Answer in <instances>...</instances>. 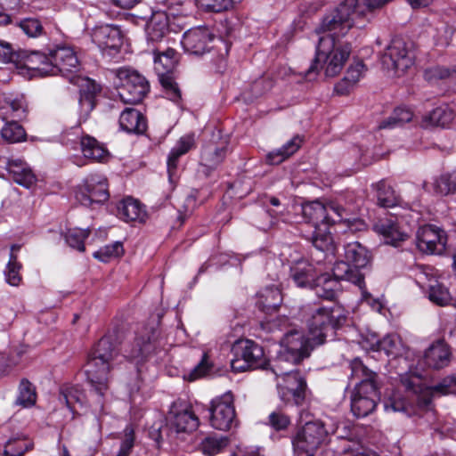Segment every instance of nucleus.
<instances>
[{
    "mask_svg": "<svg viewBox=\"0 0 456 456\" xmlns=\"http://www.w3.org/2000/svg\"><path fill=\"white\" fill-rule=\"evenodd\" d=\"M346 321L339 306L331 308L319 307L310 313L307 320L309 335L305 337L297 330L287 328V362L299 364L311 355L317 346L324 343L326 335L324 330L331 325L337 327Z\"/></svg>",
    "mask_w": 456,
    "mask_h": 456,
    "instance_id": "f257e3e1",
    "label": "nucleus"
},
{
    "mask_svg": "<svg viewBox=\"0 0 456 456\" xmlns=\"http://www.w3.org/2000/svg\"><path fill=\"white\" fill-rule=\"evenodd\" d=\"M118 345L117 334L108 332L98 341L86 365L87 379L101 396L108 389L109 373L115 365Z\"/></svg>",
    "mask_w": 456,
    "mask_h": 456,
    "instance_id": "f03ea898",
    "label": "nucleus"
},
{
    "mask_svg": "<svg viewBox=\"0 0 456 456\" xmlns=\"http://www.w3.org/2000/svg\"><path fill=\"white\" fill-rule=\"evenodd\" d=\"M352 52V45L346 41L325 35L319 38L315 57L304 71L305 76L324 69L326 77H334L343 69Z\"/></svg>",
    "mask_w": 456,
    "mask_h": 456,
    "instance_id": "7ed1b4c3",
    "label": "nucleus"
},
{
    "mask_svg": "<svg viewBox=\"0 0 456 456\" xmlns=\"http://www.w3.org/2000/svg\"><path fill=\"white\" fill-rule=\"evenodd\" d=\"M283 302V295L276 287H266L256 294V307L268 315L266 321L261 323L262 329L273 335V339L281 345L285 339L284 316L279 315L273 318L272 315L278 312Z\"/></svg>",
    "mask_w": 456,
    "mask_h": 456,
    "instance_id": "20e7f679",
    "label": "nucleus"
},
{
    "mask_svg": "<svg viewBox=\"0 0 456 456\" xmlns=\"http://www.w3.org/2000/svg\"><path fill=\"white\" fill-rule=\"evenodd\" d=\"M118 94L124 103L136 104L142 101L150 90L148 81L136 70L122 68L117 72Z\"/></svg>",
    "mask_w": 456,
    "mask_h": 456,
    "instance_id": "39448f33",
    "label": "nucleus"
},
{
    "mask_svg": "<svg viewBox=\"0 0 456 456\" xmlns=\"http://www.w3.org/2000/svg\"><path fill=\"white\" fill-rule=\"evenodd\" d=\"M232 354L231 367L234 372L264 368V350L253 340H236L232 346Z\"/></svg>",
    "mask_w": 456,
    "mask_h": 456,
    "instance_id": "423d86ee",
    "label": "nucleus"
},
{
    "mask_svg": "<svg viewBox=\"0 0 456 456\" xmlns=\"http://www.w3.org/2000/svg\"><path fill=\"white\" fill-rule=\"evenodd\" d=\"M327 437L328 431L321 420L306 422L292 440L294 456H314Z\"/></svg>",
    "mask_w": 456,
    "mask_h": 456,
    "instance_id": "0eeeda50",
    "label": "nucleus"
},
{
    "mask_svg": "<svg viewBox=\"0 0 456 456\" xmlns=\"http://www.w3.org/2000/svg\"><path fill=\"white\" fill-rule=\"evenodd\" d=\"M355 4L354 0H345L333 12L322 19L316 31L330 32L328 35H332L336 38L345 36L353 27L354 20L358 18L353 13V6Z\"/></svg>",
    "mask_w": 456,
    "mask_h": 456,
    "instance_id": "6e6552de",
    "label": "nucleus"
},
{
    "mask_svg": "<svg viewBox=\"0 0 456 456\" xmlns=\"http://www.w3.org/2000/svg\"><path fill=\"white\" fill-rule=\"evenodd\" d=\"M51 65L43 69L51 76L61 74L68 79L80 69V61L74 48L66 45L50 50Z\"/></svg>",
    "mask_w": 456,
    "mask_h": 456,
    "instance_id": "1a4fd4ad",
    "label": "nucleus"
},
{
    "mask_svg": "<svg viewBox=\"0 0 456 456\" xmlns=\"http://www.w3.org/2000/svg\"><path fill=\"white\" fill-rule=\"evenodd\" d=\"M381 63L386 69L400 76L413 65L414 54L404 40L395 38L382 54Z\"/></svg>",
    "mask_w": 456,
    "mask_h": 456,
    "instance_id": "9d476101",
    "label": "nucleus"
},
{
    "mask_svg": "<svg viewBox=\"0 0 456 456\" xmlns=\"http://www.w3.org/2000/svg\"><path fill=\"white\" fill-rule=\"evenodd\" d=\"M110 197L106 177L102 174L86 176L76 191L77 200L85 207L102 204Z\"/></svg>",
    "mask_w": 456,
    "mask_h": 456,
    "instance_id": "9b49d317",
    "label": "nucleus"
},
{
    "mask_svg": "<svg viewBox=\"0 0 456 456\" xmlns=\"http://www.w3.org/2000/svg\"><path fill=\"white\" fill-rule=\"evenodd\" d=\"M159 330L153 327H144L138 331L133 343L126 346L123 357L137 363L146 358L158 346Z\"/></svg>",
    "mask_w": 456,
    "mask_h": 456,
    "instance_id": "f8f14e48",
    "label": "nucleus"
},
{
    "mask_svg": "<svg viewBox=\"0 0 456 456\" xmlns=\"http://www.w3.org/2000/svg\"><path fill=\"white\" fill-rule=\"evenodd\" d=\"M380 398L379 386L370 383L356 385L351 395V411L357 418L370 414Z\"/></svg>",
    "mask_w": 456,
    "mask_h": 456,
    "instance_id": "ddd939ff",
    "label": "nucleus"
},
{
    "mask_svg": "<svg viewBox=\"0 0 456 456\" xmlns=\"http://www.w3.org/2000/svg\"><path fill=\"white\" fill-rule=\"evenodd\" d=\"M447 243V235L440 227L427 224L419 228L416 233L417 248L425 254L442 255Z\"/></svg>",
    "mask_w": 456,
    "mask_h": 456,
    "instance_id": "4468645a",
    "label": "nucleus"
},
{
    "mask_svg": "<svg viewBox=\"0 0 456 456\" xmlns=\"http://www.w3.org/2000/svg\"><path fill=\"white\" fill-rule=\"evenodd\" d=\"M210 425L218 430H228L235 420V409L232 393L227 392L211 401Z\"/></svg>",
    "mask_w": 456,
    "mask_h": 456,
    "instance_id": "2eb2a0df",
    "label": "nucleus"
},
{
    "mask_svg": "<svg viewBox=\"0 0 456 456\" xmlns=\"http://www.w3.org/2000/svg\"><path fill=\"white\" fill-rule=\"evenodd\" d=\"M215 35L209 28L199 26L191 28L184 32L181 44L185 52L200 55L208 52L214 41Z\"/></svg>",
    "mask_w": 456,
    "mask_h": 456,
    "instance_id": "dca6fc26",
    "label": "nucleus"
},
{
    "mask_svg": "<svg viewBox=\"0 0 456 456\" xmlns=\"http://www.w3.org/2000/svg\"><path fill=\"white\" fill-rule=\"evenodd\" d=\"M0 167H4L10 177L18 184L31 188L37 182L31 168L21 159L0 157Z\"/></svg>",
    "mask_w": 456,
    "mask_h": 456,
    "instance_id": "f3484780",
    "label": "nucleus"
},
{
    "mask_svg": "<svg viewBox=\"0 0 456 456\" xmlns=\"http://www.w3.org/2000/svg\"><path fill=\"white\" fill-rule=\"evenodd\" d=\"M167 419L171 434L192 432L200 424L198 417L191 409L178 410L175 405L171 407Z\"/></svg>",
    "mask_w": 456,
    "mask_h": 456,
    "instance_id": "a211bd4d",
    "label": "nucleus"
},
{
    "mask_svg": "<svg viewBox=\"0 0 456 456\" xmlns=\"http://www.w3.org/2000/svg\"><path fill=\"white\" fill-rule=\"evenodd\" d=\"M69 81L79 88L81 110L85 114L90 113L96 104V97L101 91V86L94 80L77 74L69 77Z\"/></svg>",
    "mask_w": 456,
    "mask_h": 456,
    "instance_id": "6ab92c4d",
    "label": "nucleus"
},
{
    "mask_svg": "<svg viewBox=\"0 0 456 456\" xmlns=\"http://www.w3.org/2000/svg\"><path fill=\"white\" fill-rule=\"evenodd\" d=\"M92 40L102 50H118L122 45L123 36L117 26L102 24L93 29Z\"/></svg>",
    "mask_w": 456,
    "mask_h": 456,
    "instance_id": "aec40b11",
    "label": "nucleus"
},
{
    "mask_svg": "<svg viewBox=\"0 0 456 456\" xmlns=\"http://www.w3.org/2000/svg\"><path fill=\"white\" fill-rule=\"evenodd\" d=\"M303 218L306 223L312 224L314 228L330 226L335 218L330 214L327 206L319 200L302 204L299 207Z\"/></svg>",
    "mask_w": 456,
    "mask_h": 456,
    "instance_id": "412c9836",
    "label": "nucleus"
},
{
    "mask_svg": "<svg viewBox=\"0 0 456 456\" xmlns=\"http://www.w3.org/2000/svg\"><path fill=\"white\" fill-rule=\"evenodd\" d=\"M336 280H343L356 285L362 291V297L368 299L370 295L365 290L364 274L354 267L348 261H338L332 269Z\"/></svg>",
    "mask_w": 456,
    "mask_h": 456,
    "instance_id": "4be33fe9",
    "label": "nucleus"
},
{
    "mask_svg": "<svg viewBox=\"0 0 456 456\" xmlns=\"http://www.w3.org/2000/svg\"><path fill=\"white\" fill-rule=\"evenodd\" d=\"M373 230L386 239L387 244L397 246V243L408 238L407 233L401 231L395 217L379 218L373 224Z\"/></svg>",
    "mask_w": 456,
    "mask_h": 456,
    "instance_id": "5701e85b",
    "label": "nucleus"
},
{
    "mask_svg": "<svg viewBox=\"0 0 456 456\" xmlns=\"http://www.w3.org/2000/svg\"><path fill=\"white\" fill-rule=\"evenodd\" d=\"M195 146L194 134H185L182 136L176 144L171 149L167 161L168 178L171 183L176 175V170L180 157L186 154Z\"/></svg>",
    "mask_w": 456,
    "mask_h": 456,
    "instance_id": "b1692460",
    "label": "nucleus"
},
{
    "mask_svg": "<svg viewBox=\"0 0 456 456\" xmlns=\"http://www.w3.org/2000/svg\"><path fill=\"white\" fill-rule=\"evenodd\" d=\"M287 403L292 402L297 406L305 404L308 388L305 379L300 374L299 371L287 372Z\"/></svg>",
    "mask_w": 456,
    "mask_h": 456,
    "instance_id": "393cba45",
    "label": "nucleus"
},
{
    "mask_svg": "<svg viewBox=\"0 0 456 456\" xmlns=\"http://www.w3.org/2000/svg\"><path fill=\"white\" fill-rule=\"evenodd\" d=\"M169 31V19L165 11L152 12L145 27L148 42H160Z\"/></svg>",
    "mask_w": 456,
    "mask_h": 456,
    "instance_id": "a878e982",
    "label": "nucleus"
},
{
    "mask_svg": "<svg viewBox=\"0 0 456 456\" xmlns=\"http://www.w3.org/2000/svg\"><path fill=\"white\" fill-rule=\"evenodd\" d=\"M366 68L362 61L352 63L346 69L344 77L335 85L334 90L339 95L349 94L364 76Z\"/></svg>",
    "mask_w": 456,
    "mask_h": 456,
    "instance_id": "bb28decb",
    "label": "nucleus"
},
{
    "mask_svg": "<svg viewBox=\"0 0 456 456\" xmlns=\"http://www.w3.org/2000/svg\"><path fill=\"white\" fill-rule=\"evenodd\" d=\"M226 152L227 146L224 142H221L219 145L216 143L204 145L200 156V165L204 168L202 171L208 175L209 171L216 168L222 163Z\"/></svg>",
    "mask_w": 456,
    "mask_h": 456,
    "instance_id": "cd10ccee",
    "label": "nucleus"
},
{
    "mask_svg": "<svg viewBox=\"0 0 456 456\" xmlns=\"http://www.w3.org/2000/svg\"><path fill=\"white\" fill-rule=\"evenodd\" d=\"M425 364L431 369L439 370L446 367L451 361L449 346L438 341L428 347L424 355Z\"/></svg>",
    "mask_w": 456,
    "mask_h": 456,
    "instance_id": "c85d7f7f",
    "label": "nucleus"
},
{
    "mask_svg": "<svg viewBox=\"0 0 456 456\" xmlns=\"http://www.w3.org/2000/svg\"><path fill=\"white\" fill-rule=\"evenodd\" d=\"M290 277L299 288L312 287L318 278L314 267L305 259L297 261L290 267Z\"/></svg>",
    "mask_w": 456,
    "mask_h": 456,
    "instance_id": "c756f323",
    "label": "nucleus"
},
{
    "mask_svg": "<svg viewBox=\"0 0 456 456\" xmlns=\"http://www.w3.org/2000/svg\"><path fill=\"white\" fill-rule=\"evenodd\" d=\"M118 216L126 222L142 223L146 219V210L140 201L128 197L118 203Z\"/></svg>",
    "mask_w": 456,
    "mask_h": 456,
    "instance_id": "7c9ffc66",
    "label": "nucleus"
},
{
    "mask_svg": "<svg viewBox=\"0 0 456 456\" xmlns=\"http://www.w3.org/2000/svg\"><path fill=\"white\" fill-rule=\"evenodd\" d=\"M120 128L127 133L142 134L146 128L147 124L142 114L134 109H125L119 117Z\"/></svg>",
    "mask_w": 456,
    "mask_h": 456,
    "instance_id": "2f4dec72",
    "label": "nucleus"
},
{
    "mask_svg": "<svg viewBox=\"0 0 456 456\" xmlns=\"http://www.w3.org/2000/svg\"><path fill=\"white\" fill-rule=\"evenodd\" d=\"M344 257L359 271L366 267L370 260V252L358 241L347 242L344 246Z\"/></svg>",
    "mask_w": 456,
    "mask_h": 456,
    "instance_id": "473e14b6",
    "label": "nucleus"
},
{
    "mask_svg": "<svg viewBox=\"0 0 456 456\" xmlns=\"http://www.w3.org/2000/svg\"><path fill=\"white\" fill-rule=\"evenodd\" d=\"M153 53L154 69L159 76V79H160V77H171L170 73L177 63L176 52L172 48H167L165 51L155 49Z\"/></svg>",
    "mask_w": 456,
    "mask_h": 456,
    "instance_id": "72a5a7b5",
    "label": "nucleus"
},
{
    "mask_svg": "<svg viewBox=\"0 0 456 456\" xmlns=\"http://www.w3.org/2000/svg\"><path fill=\"white\" fill-rule=\"evenodd\" d=\"M454 119V111L448 105L436 107L422 118V126L429 128L433 126L445 127Z\"/></svg>",
    "mask_w": 456,
    "mask_h": 456,
    "instance_id": "f704fd0d",
    "label": "nucleus"
},
{
    "mask_svg": "<svg viewBox=\"0 0 456 456\" xmlns=\"http://www.w3.org/2000/svg\"><path fill=\"white\" fill-rule=\"evenodd\" d=\"M19 53L18 62H23L25 67L37 72L40 76L50 75V73H46L43 69L45 66L51 65L50 52L47 54L37 51L29 53L26 51H21Z\"/></svg>",
    "mask_w": 456,
    "mask_h": 456,
    "instance_id": "c9c22d12",
    "label": "nucleus"
},
{
    "mask_svg": "<svg viewBox=\"0 0 456 456\" xmlns=\"http://www.w3.org/2000/svg\"><path fill=\"white\" fill-rule=\"evenodd\" d=\"M312 242L316 249L326 254H334L335 246L332 235L329 232V226L314 228L312 234Z\"/></svg>",
    "mask_w": 456,
    "mask_h": 456,
    "instance_id": "e433bc0d",
    "label": "nucleus"
},
{
    "mask_svg": "<svg viewBox=\"0 0 456 456\" xmlns=\"http://www.w3.org/2000/svg\"><path fill=\"white\" fill-rule=\"evenodd\" d=\"M413 112L411 109L399 107L394 110L392 114L384 119L379 125V129H393L403 126L412 120Z\"/></svg>",
    "mask_w": 456,
    "mask_h": 456,
    "instance_id": "4c0bfd02",
    "label": "nucleus"
},
{
    "mask_svg": "<svg viewBox=\"0 0 456 456\" xmlns=\"http://www.w3.org/2000/svg\"><path fill=\"white\" fill-rule=\"evenodd\" d=\"M83 155L86 159L101 161L107 155V150L94 137L85 135L80 140Z\"/></svg>",
    "mask_w": 456,
    "mask_h": 456,
    "instance_id": "58836bf2",
    "label": "nucleus"
},
{
    "mask_svg": "<svg viewBox=\"0 0 456 456\" xmlns=\"http://www.w3.org/2000/svg\"><path fill=\"white\" fill-rule=\"evenodd\" d=\"M351 377L359 379L360 381L356 385L363 383H370L379 386L378 374L369 370L359 358H354L350 362Z\"/></svg>",
    "mask_w": 456,
    "mask_h": 456,
    "instance_id": "ea45409f",
    "label": "nucleus"
},
{
    "mask_svg": "<svg viewBox=\"0 0 456 456\" xmlns=\"http://www.w3.org/2000/svg\"><path fill=\"white\" fill-rule=\"evenodd\" d=\"M377 191L378 204L382 208H392L398 205L400 199L395 190L385 181H380L375 185Z\"/></svg>",
    "mask_w": 456,
    "mask_h": 456,
    "instance_id": "a19ab883",
    "label": "nucleus"
},
{
    "mask_svg": "<svg viewBox=\"0 0 456 456\" xmlns=\"http://www.w3.org/2000/svg\"><path fill=\"white\" fill-rule=\"evenodd\" d=\"M327 208H329L330 214L335 218V222H332L331 224H335L337 222H344L347 224L348 227L353 231H362L365 229V223L358 218H346L345 213L346 209L336 203L330 202L326 205Z\"/></svg>",
    "mask_w": 456,
    "mask_h": 456,
    "instance_id": "79ce46f5",
    "label": "nucleus"
},
{
    "mask_svg": "<svg viewBox=\"0 0 456 456\" xmlns=\"http://www.w3.org/2000/svg\"><path fill=\"white\" fill-rule=\"evenodd\" d=\"M32 448L33 443L28 441L23 436H16L5 443L3 456H23Z\"/></svg>",
    "mask_w": 456,
    "mask_h": 456,
    "instance_id": "37998d69",
    "label": "nucleus"
},
{
    "mask_svg": "<svg viewBox=\"0 0 456 456\" xmlns=\"http://www.w3.org/2000/svg\"><path fill=\"white\" fill-rule=\"evenodd\" d=\"M401 340L397 336L387 335L372 344L370 349L372 351H384L387 355L396 357L401 353Z\"/></svg>",
    "mask_w": 456,
    "mask_h": 456,
    "instance_id": "c03bdc74",
    "label": "nucleus"
},
{
    "mask_svg": "<svg viewBox=\"0 0 456 456\" xmlns=\"http://www.w3.org/2000/svg\"><path fill=\"white\" fill-rule=\"evenodd\" d=\"M4 140L10 143L25 141L27 134L23 126L15 120L6 121L1 129Z\"/></svg>",
    "mask_w": 456,
    "mask_h": 456,
    "instance_id": "a18cd8bd",
    "label": "nucleus"
},
{
    "mask_svg": "<svg viewBox=\"0 0 456 456\" xmlns=\"http://www.w3.org/2000/svg\"><path fill=\"white\" fill-rule=\"evenodd\" d=\"M428 298L440 306L450 305L452 301L448 289L436 280L428 285Z\"/></svg>",
    "mask_w": 456,
    "mask_h": 456,
    "instance_id": "49530a36",
    "label": "nucleus"
},
{
    "mask_svg": "<svg viewBox=\"0 0 456 456\" xmlns=\"http://www.w3.org/2000/svg\"><path fill=\"white\" fill-rule=\"evenodd\" d=\"M84 399V393L77 386H65L61 388L59 400L71 411L75 403L82 404Z\"/></svg>",
    "mask_w": 456,
    "mask_h": 456,
    "instance_id": "de8ad7c7",
    "label": "nucleus"
},
{
    "mask_svg": "<svg viewBox=\"0 0 456 456\" xmlns=\"http://www.w3.org/2000/svg\"><path fill=\"white\" fill-rule=\"evenodd\" d=\"M37 395L34 386L26 379L19 386L16 403L23 407H30L36 403Z\"/></svg>",
    "mask_w": 456,
    "mask_h": 456,
    "instance_id": "09e8293b",
    "label": "nucleus"
},
{
    "mask_svg": "<svg viewBox=\"0 0 456 456\" xmlns=\"http://www.w3.org/2000/svg\"><path fill=\"white\" fill-rule=\"evenodd\" d=\"M21 264L18 261L17 254H10L9 261L4 270L5 281L11 286H18L21 281L20 271Z\"/></svg>",
    "mask_w": 456,
    "mask_h": 456,
    "instance_id": "8fccbe9b",
    "label": "nucleus"
},
{
    "mask_svg": "<svg viewBox=\"0 0 456 456\" xmlns=\"http://www.w3.org/2000/svg\"><path fill=\"white\" fill-rule=\"evenodd\" d=\"M124 253L123 244L119 241H115L111 244L105 245L95 251L93 256L94 258L107 263L112 258H117Z\"/></svg>",
    "mask_w": 456,
    "mask_h": 456,
    "instance_id": "3c124183",
    "label": "nucleus"
},
{
    "mask_svg": "<svg viewBox=\"0 0 456 456\" xmlns=\"http://www.w3.org/2000/svg\"><path fill=\"white\" fill-rule=\"evenodd\" d=\"M88 235L89 231L87 229H69L65 233V240L70 248L83 252L85 251L84 241L88 237Z\"/></svg>",
    "mask_w": 456,
    "mask_h": 456,
    "instance_id": "603ef678",
    "label": "nucleus"
},
{
    "mask_svg": "<svg viewBox=\"0 0 456 456\" xmlns=\"http://www.w3.org/2000/svg\"><path fill=\"white\" fill-rule=\"evenodd\" d=\"M243 0H197L199 6L208 12H221L232 8Z\"/></svg>",
    "mask_w": 456,
    "mask_h": 456,
    "instance_id": "864d4df0",
    "label": "nucleus"
},
{
    "mask_svg": "<svg viewBox=\"0 0 456 456\" xmlns=\"http://www.w3.org/2000/svg\"><path fill=\"white\" fill-rule=\"evenodd\" d=\"M434 190L441 195H447L456 191V173L442 175L436 179Z\"/></svg>",
    "mask_w": 456,
    "mask_h": 456,
    "instance_id": "5fc2aeb1",
    "label": "nucleus"
},
{
    "mask_svg": "<svg viewBox=\"0 0 456 456\" xmlns=\"http://www.w3.org/2000/svg\"><path fill=\"white\" fill-rule=\"evenodd\" d=\"M227 445V439L224 436H208L201 443V451L205 455L214 456L219 453Z\"/></svg>",
    "mask_w": 456,
    "mask_h": 456,
    "instance_id": "6e6d98bb",
    "label": "nucleus"
},
{
    "mask_svg": "<svg viewBox=\"0 0 456 456\" xmlns=\"http://www.w3.org/2000/svg\"><path fill=\"white\" fill-rule=\"evenodd\" d=\"M135 435L132 426H126L122 433L119 450L116 456H129L134 446Z\"/></svg>",
    "mask_w": 456,
    "mask_h": 456,
    "instance_id": "4d7b16f0",
    "label": "nucleus"
},
{
    "mask_svg": "<svg viewBox=\"0 0 456 456\" xmlns=\"http://www.w3.org/2000/svg\"><path fill=\"white\" fill-rule=\"evenodd\" d=\"M455 29L449 24H441L436 28L434 39L436 45L445 47L448 46L452 41Z\"/></svg>",
    "mask_w": 456,
    "mask_h": 456,
    "instance_id": "13d9d810",
    "label": "nucleus"
},
{
    "mask_svg": "<svg viewBox=\"0 0 456 456\" xmlns=\"http://www.w3.org/2000/svg\"><path fill=\"white\" fill-rule=\"evenodd\" d=\"M315 284V293L319 297L333 300L336 297V291L331 286L332 281H328L326 277H318Z\"/></svg>",
    "mask_w": 456,
    "mask_h": 456,
    "instance_id": "bf43d9fd",
    "label": "nucleus"
},
{
    "mask_svg": "<svg viewBox=\"0 0 456 456\" xmlns=\"http://www.w3.org/2000/svg\"><path fill=\"white\" fill-rule=\"evenodd\" d=\"M159 82L165 90L167 98L177 103L181 100V92L173 77H160Z\"/></svg>",
    "mask_w": 456,
    "mask_h": 456,
    "instance_id": "052dcab7",
    "label": "nucleus"
},
{
    "mask_svg": "<svg viewBox=\"0 0 456 456\" xmlns=\"http://www.w3.org/2000/svg\"><path fill=\"white\" fill-rule=\"evenodd\" d=\"M18 26L22 31L30 37H36L42 34L43 26L41 22L35 18H26L21 20Z\"/></svg>",
    "mask_w": 456,
    "mask_h": 456,
    "instance_id": "680f3d73",
    "label": "nucleus"
},
{
    "mask_svg": "<svg viewBox=\"0 0 456 456\" xmlns=\"http://www.w3.org/2000/svg\"><path fill=\"white\" fill-rule=\"evenodd\" d=\"M164 436H170L171 432L167 421L165 423L164 419L160 418L150 427L149 436L156 443H159Z\"/></svg>",
    "mask_w": 456,
    "mask_h": 456,
    "instance_id": "e2e57ef3",
    "label": "nucleus"
},
{
    "mask_svg": "<svg viewBox=\"0 0 456 456\" xmlns=\"http://www.w3.org/2000/svg\"><path fill=\"white\" fill-rule=\"evenodd\" d=\"M452 75V72L443 67L436 66L427 69L424 72L425 79L428 82H436L440 79H445Z\"/></svg>",
    "mask_w": 456,
    "mask_h": 456,
    "instance_id": "0e129e2a",
    "label": "nucleus"
},
{
    "mask_svg": "<svg viewBox=\"0 0 456 456\" xmlns=\"http://www.w3.org/2000/svg\"><path fill=\"white\" fill-rule=\"evenodd\" d=\"M20 53L13 51L12 45L4 41H0V62H18Z\"/></svg>",
    "mask_w": 456,
    "mask_h": 456,
    "instance_id": "69168bd1",
    "label": "nucleus"
},
{
    "mask_svg": "<svg viewBox=\"0 0 456 456\" xmlns=\"http://www.w3.org/2000/svg\"><path fill=\"white\" fill-rule=\"evenodd\" d=\"M268 425L275 431L285 428V416L282 409H277L269 415Z\"/></svg>",
    "mask_w": 456,
    "mask_h": 456,
    "instance_id": "338daca9",
    "label": "nucleus"
},
{
    "mask_svg": "<svg viewBox=\"0 0 456 456\" xmlns=\"http://www.w3.org/2000/svg\"><path fill=\"white\" fill-rule=\"evenodd\" d=\"M7 110L11 111V115L14 118H21L24 117V103L20 99H9L7 102Z\"/></svg>",
    "mask_w": 456,
    "mask_h": 456,
    "instance_id": "774afa93",
    "label": "nucleus"
}]
</instances>
